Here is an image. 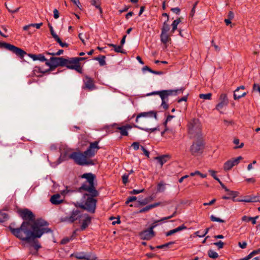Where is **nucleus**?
<instances>
[{
    "mask_svg": "<svg viewBox=\"0 0 260 260\" xmlns=\"http://www.w3.org/2000/svg\"><path fill=\"white\" fill-rule=\"evenodd\" d=\"M53 16L55 19H57L59 17V13L57 9H55L53 10Z\"/></svg>",
    "mask_w": 260,
    "mask_h": 260,
    "instance_id": "nucleus-57",
    "label": "nucleus"
},
{
    "mask_svg": "<svg viewBox=\"0 0 260 260\" xmlns=\"http://www.w3.org/2000/svg\"><path fill=\"white\" fill-rule=\"evenodd\" d=\"M167 102H166L165 101H162L161 106L164 109H167L168 108L169 106L167 104Z\"/></svg>",
    "mask_w": 260,
    "mask_h": 260,
    "instance_id": "nucleus-56",
    "label": "nucleus"
},
{
    "mask_svg": "<svg viewBox=\"0 0 260 260\" xmlns=\"http://www.w3.org/2000/svg\"><path fill=\"white\" fill-rule=\"evenodd\" d=\"M95 59L99 61V63L101 66H103L106 64L105 56H101L99 57H96L95 58Z\"/></svg>",
    "mask_w": 260,
    "mask_h": 260,
    "instance_id": "nucleus-35",
    "label": "nucleus"
},
{
    "mask_svg": "<svg viewBox=\"0 0 260 260\" xmlns=\"http://www.w3.org/2000/svg\"><path fill=\"white\" fill-rule=\"evenodd\" d=\"M155 159L158 160V162L160 164V166H162L167 161V156L165 155L156 157H155Z\"/></svg>",
    "mask_w": 260,
    "mask_h": 260,
    "instance_id": "nucleus-30",
    "label": "nucleus"
},
{
    "mask_svg": "<svg viewBox=\"0 0 260 260\" xmlns=\"http://www.w3.org/2000/svg\"><path fill=\"white\" fill-rule=\"evenodd\" d=\"M64 66L67 67L68 69L75 70L79 73L82 72V68L78 63V60L71 58L70 59H67V62Z\"/></svg>",
    "mask_w": 260,
    "mask_h": 260,
    "instance_id": "nucleus-13",
    "label": "nucleus"
},
{
    "mask_svg": "<svg viewBox=\"0 0 260 260\" xmlns=\"http://www.w3.org/2000/svg\"><path fill=\"white\" fill-rule=\"evenodd\" d=\"M196 174H197V175H199L201 177L203 178H206L207 177V174H202L199 171H196Z\"/></svg>",
    "mask_w": 260,
    "mask_h": 260,
    "instance_id": "nucleus-61",
    "label": "nucleus"
},
{
    "mask_svg": "<svg viewBox=\"0 0 260 260\" xmlns=\"http://www.w3.org/2000/svg\"><path fill=\"white\" fill-rule=\"evenodd\" d=\"M237 201L242 202H246V203L256 202V196H247V197H246L244 199L238 200H237Z\"/></svg>",
    "mask_w": 260,
    "mask_h": 260,
    "instance_id": "nucleus-27",
    "label": "nucleus"
},
{
    "mask_svg": "<svg viewBox=\"0 0 260 260\" xmlns=\"http://www.w3.org/2000/svg\"><path fill=\"white\" fill-rule=\"evenodd\" d=\"M28 56L33 59V60H40L41 61H46L48 60L46 59L45 57L42 54H29Z\"/></svg>",
    "mask_w": 260,
    "mask_h": 260,
    "instance_id": "nucleus-24",
    "label": "nucleus"
},
{
    "mask_svg": "<svg viewBox=\"0 0 260 260\" xmlns=\"http://www.w3.org/2000/svg\"><path fill=\"white\" fill-rule=\"evenodd\" d=\"M79 38H80V39L81 40L82 42L84 44H85L84 38H85L86 39H88L89 38V35L84 34L83 33H80L79 34Z\"/></svg>",
    "mask_w": 260,
    "mask_h": 260,
    "instance_id": "nucleus-37",
    "label": "nucleus"
},
{
    "mask_svg": "<svg viewBox=\"0 0 260 260\" xmlns=\"http://www.w3.org/2000/svg\"><path fill=\"white\" fill-rule=\"evenodd\" d=\"M229 104V100L225 93H222L219 97V102L216 105L215 109L221 112V110Z\"/></svg>",
    "mask_w": 260,
    "mask_h": 260,
    "instance_id": "nucleus-16",
    "label": "nucleus"
},
{
    "mask_svg": "<svg viewBox=\"0 0 260 260\" xmlns=\"http://www.w3.org/2000/svg\"><path fill=\"white\" fill-rule=\"evenodd\" d=\"M245 87L244 86H240L238 87L234 91V99L236 100L239 99L240 98L244 96L246 94V92H240V89H244Z\"/></svg>",
    "mask_w": 260,
    "mask_h": 260,
    "instance_id": "nucleus-22",
    "label": "nucleus"
},
{
    "mask_svg": "<svg viewBox=\"0 0 260 260\" xmlns=\"http://www.w3.org/2000/svg\"><path fill=\"white\" fill-rule=\"evenodd\" d=\"M156 226L155 224H152L151 227L140 233V237L143 240H150L154 236V232L153 229Z\"/></svg>",
    "mask_w": 260,
    "mask_h": 260,
    "instance_id": "nucleus-17",
    "label": "nucleus"
},
{
    "mask_svg": "<svg viewBox=\"0 0 260 260\" xmlns=\"http://www.w3.org/2000/svg\"><path fill=\"white\" fill-rule=\"evenodd\" d=\"M91 3L92 5L94 6L95 8L99 9L101 14L102 13V10L100 7V0H91Z\"/></svg>",
    "mask_w": 260,
    "mask_h": 260,
    "instance_id": "nucleus-29",
    "label": "nucleus"
},
{
    "mask_svg": "<svg viewBox=\"0 0 260 260\" xmlns=\"http://www.w3.org/2000/svg\"><path fill=\"white\" fill-rule=\"evenodd\" d=\"M252 90L253 91H257L260 92V86L256 83H254L253 85Z\"/></svg>",
    "mask_w": 260,
    "mask_h": 260,
    "instance_id": "nucleus-43",
    "label": "nucleus"
},
{
    "mask_svg": "<svg viewBox=\"0 0 260 260\" xmlns=\"http://www.w3.org/2000/svg\"><path fill=\"white\" fill-rule=\"evenodd\" d=\"M169 30V25L166 22H165L161 28V32L167 33Z\"/></svg>",
    "mask_w": 260,
    "mask_h": 260,
    "instance_id": "nucleus-38",
    "label": "nucleus"
},
{
    "mask_svg": "<svg viewBox=\"0 0 260 260\" xmlns=\"http://www.w3.org/2000/svg\"><path fill=\"white\" fill-rule=\"evenodd\" d=\"M141 149L142 151H143L144 153L146 156L147 157L149 156V152L148 150H147L143 146H141Z\"/></svg>",
    "mask_w": 260,
    "mask_h": 260,
    "instance_id": "nucleus-60",
    "label": "nucleus"
},
{
    "mask_svg": "<svg viewBox=\"0 0 260 260\" xmlns=\"http://www.w3.org/2000/svg\"><path fill=\"white\" fill-rule=\"evenodd\" d=\"M186 229V227L184 224H182L175 229H173V230L168 231V232H167L166 233V236H170L177 232H180V231H181L183 230H185Z\"/></svg>",
    "mask_w": 260,
    "mask_h": 260,
    "instance_id": "nucleus-25",
    "label": "nucleus"
},
{
    "mask_svg": "<svg viewBox=\"0 0 260 260\" xmlns=\"http://www.w3.org/2000/svg\"><path fill=\"white\" fill-rule=\"evenodd\" d=\"M204 148V143L202 140H200L192 144L190 147V151L192 154L197 155L202 153Z\"/></svg>",
    "mask_w": 260,
    "mask_h": 260,
    "instance_id": "nucleus-10",
    "label": "nucleus"
},
{
    "mask_svg": "<svg viewBox=\"0 0 260 260\" xmlns=\"http://www.w3.org/2000/svg\"><path fill=\"white\" fill-rule=\"evenodd\" d=\"M233 143L236 145L234 149L241 148L244 146V144L243 143H240L239 140L238 139H235L233 141Z\"/></svg>",
    "mask_w": 260,
    "mask_h": 260,
    "instance_id": "nucleus-33",
    "label": "nucleus"
},
{
    "mask_svg": "<svg viewBox=\"0 0 260 260\" xmlns=\"http://www.w3.org/2000/svg\"><path fill=\"white\" fill-rule=\"evenodd\" d=\"M251 219V217H248L247 216H243L242 217V220L243 221L248 222V221H250Z\"/></svg>",
    "mask_w": 260,
    "mask_h": 260,
    "instance_id": "nucleus-58",
    "label": "nucleus"
},
{
    "mask_svg": "<svg viewBox=\"0 0 260 260\" xmlns=\"http://www.w3.org/2000/svg\"><path fill=\"white\" fill-rule=\"evenodd\" d=\"M99 149L100 147L98 146V142L95 141L90 143L89 148L86 151L83 153L80 152V153L83 156L82 157H80V158L84 161L83 164H81V165H94L93 160L90 159V158L94 156Z\"/></svg>",
    "mask_w": 260,
    "mask_h": 260,
    "instance_id": "nucleus-2",
    "label": "nucleus"
},
{
    "mask_svg": "<svg viewBox=\"0 0 260 260\" xmlns=\"http://www.w3.org/2000/svg\"><path fill=\"white\" fill-rule=\"evenodd\" d=\"M223 122H224V124L227 126L230 125H232L233 124V121H231V120H228L224 119L223 120Z\"/></svg>",
    "mask_w": 260,
    "mask_h": 260,
    "instance_id": "nucleus-62",
    "label": "nucleus"
},
{
    "mask_svg": "<svg viewBox=\"0 0 260 260\" xmlns=\"http://www.w3.org/2000/svg\"><path fill=\"white\" fill-rule=\"evenodd\" d=\"M82 178H85L87 181L81 187V189L89 192L92 196H97L98 192L94 185L95 176L92 173H86L82 175Z\"/></svg>",
    "mask_w": 260,
    "mask_h": 260,
    "instance_id": "nucleus-5",
    "label": "nucleus"
},
{
    "mask_svg": "<svg viewBox=\"0 0 260 260\" xmlns=\"http://www.w3.org/2000/svg\"><path fill=\"white\" fill-rule=\"evenodd\" d=\"M173 243H174V242H169V243H167L163 244V245L157 246H156V248H158V249L168 247L169 245L172 244Z\"/></svg>",
    "mask_w": 260,
    "mask_h": 260,
    "instance_id": "nucleus-48",
    "label": "nucleus"
},
{
    "mask_svg": "<svg viewBox=\"0 0 260 260\" xmlns=\"http://www.w3.org/2000/svg\"><path fill=\"white\" fill-rule=\"evenodd\" d=\"M214 245L217 246L219 249L222 248L224 245V243L221 241L217 242L214 243Z\"/></svg>",
    "mask_w": 260,
    "mask_h": 260,
    "instance_id": "nucleus-47",
    "label": "nucleus"
},
{
    "mask_svg": "<svg viewBox=\"0 0 260 260\" xmlns=\"http://www.w3.org/2000/svg\"><path fill=\"white\" fill-rule=\"evenodd\" d=\"M176 212L175 211V212H174L173 213V214H172V215H171V216H168V217H164V218H163L161 219L160 220H158V221H156V222H159V221H164V220H167V219H170V218H172L173 217L175 216V215H176Z\"/></svg>",
    "mask_w": 260,
    "mask_h": 260,
    "instance_id": "nucleus-46",
    "label": "nucleus"
},
{
    "mask_svg": "<svg viewBox=\"0 0 260 260\" xmlns=\"http://www.w3.org/2000/svg\"><path fill=\"white\" fill-rule=\"evenodd\" d=\"M71 256H75L79 259L96 260L97 257L92 253H86L84 252H76L72 254Z\"/></svg>",
    "mask_w": 260,
    "mask_h": 260,
    "instance_id": "nucleus-14",
    "label": "nucleus"
},
{
    "mask_svg": "<svg viewBox=\"0 0 260 260\" xmlns=\"http://www.w3.org/2000/svg\"><path fill=\"white\" fill-rule=\"evenodd\" d=\"M182 91L183 90L182 88L176 90H163L161 91H154L148 94V95L158 94L162 101H165L168 102L169 96L176 95L178 93H181Z\"/></svg>",
    "mask_w": 260,
    "mask_h": 260,
    "instance_id": "nucleus-8",
    "label": "nucleus"
},
{
    "mask_svg": "<svg viewBox=\"0 0 260 260\" xmlns=\"http://www.w3.org/2000/svg\"><path fill=\"white\" fill-rule=\"evenodd\" d=\"M5 6H6V7L8 9V11L12 13H14L17 12L19 11V9H20V8L19 7V8H17L13 10L12 9V8H9V7H8V6L7 5V3H5Z\"/></svg>",
    "mask_w": 260,
    "mask_h": 260,
    "instance_id": "nucleus-44",
    "label": "nucleus"
},
{
    "mask_svg": "<svg viewBox=\"0 0 260 260\" xmlns=\"http://www.w3.org/2000/svg\"><path fill=\"white\" fill-rule=\"evenodd\" d=\"M108 46L109 47H112L114 48V51L116 52H120V53H123L122 50H121V46H116L115 45H114L113 44H108Z\"/></svg>",
    "mask_w": 260,
    "mask_h": 260,
    "instance_id": "nucleus-31",
    "label": "nucleus"
},
{
    "mask_svg": "<svg viewBox=\"0 0 260 260\" xmlns=\"http://www.w3.org/2000/svg\"><path fill=\"white\" fill-rule=\"evenodd\" d=\"M94 196H92L88 194L84 195V198L86 200L85 204L82 203H77L76 207L87 210L89 212L94 213L96 207V200L93 198Z\"/></svg>",
    "mask_w": 260,
    "mask_h": 260,
    "instance_id": "nucleus-6",
    "label": "nucleus"
},
{
    "mask_svg": "<svg viewBox=\"0 0 260 260\" xmlns=\"http://www.w3.org/2000/svg\"><path fill=\"white\" fill-rule=\"evenodd\" d=\"M19 213L21 217L25 220L28 219L29 220H32L34 218V215L31 211L29 210L28 209H25L19 211Z\"/></svg>",
    "mask_w": 260,
    "mask_h": 260,
    "instance_id": "nucleus-18",
    "label": "nucleus"
},
{
    "mask_svg": "<svg viewBox=\"0 0 260 260\" xmlns=\"http://www.w3.org/2000/svg\"><path fill=\"white\" fill-rule=\"evenodd\" d=\"M132 126L129 124H126L122 126H117L116 128L118 129L122 136H127V131L131 129Z\"/></svg>",
    "mask_w": 260,
    "mask_h": 260,
    "instance_id": "nucleus-23",
    "label": "nucleus"
},
{
    "mask_svg": "<svg viewBox=\"0 0 260 260\" xmlns=\"http://www.w3.org/2000/svg\"><path fill=\"white\" fill-rule=\"evenodd\" d=\"M209 230V228H207V229H206L205 232L204 233H203L202 234V235H199L200 231H197V232H195L194 234L197 236H198L199 237H203L205 236V235L208 233Z\"/></svg>",
    "mask_w": 260,
    "mask_h": 260,
    "instance_id": "nucleus-42",
    "label": "nucleus"
},
{
    "mask_svg": "<svg viewBox=\"0 0 260 260\" xmlns=\"http://www.w3.org/2000/svg\"><path fill=\"white\" fill-rule=\"evenodd\" d=\"M82 214L78 209L73 210L71 214L64 217L63 221L72 223L81 218Z\"/></svg>",
    "mask_w": 260,
    "mask_h": 260,
    "instance_id": "nucleus-12",
    "label": "nucleus"
},
{
    "mask_svg": "<svg viewBox=\"0 0 260 260\" xmlns=\"http://www.w3.org/2000/svg\"><path fill=\"white\" fill-rule=\"evenodd\" d=\"M208 255L212 258H216L218 257V254L213 250H209L208 252Z\"/></svg>",
    "mask_w": 260,
    "mask_h": 260,
    "instance_id": "nucleus-34",
    "label": "nucleus"
},
{
    "mask_svg": "<svg viewBox=\"0 0 260 260\" xmlns=\"http://www.w3.org/2000/svg\"><path fill=\"white\" fill-rule=\"evenodd\" d=\"M84 88H87L89 90L91 91L95 89L94 81L91 78L86 76L84 79Z\"/></svg>",
    "mask_w": 260,
    "mask_h": 260,
    "instance_id": "nucleus-19",
    "label": "nucleus"
},
{
    "mask_svg": "<svg viewBox=\"0 0 260 260\" xmlns=\"http://www.w3.org/2000/svg\"><path fill=\"white\" fill-rule=\"evenodd\" d=\"M139 202L140 203V204L141 205H145L146 204L149 203L148 200H147L146 198L143 200L142 201H139Z\"/></svg>",
    "mask_w": 260,
    "mask_h": 260,
    "instance_id": "nucleus-63",
    "label": "nucleus"
},
{
    "mask_svg": "<svg viewBox=\"0 0 260 260\" xmlns=\"http://www.w3.org/2000/svg\"><path fill=\"white\" fill-rule=\"evenodd\" d=\"M209 172L211 174L212 176L215 179L217 177L216 175V171L212 170H209Z\"/></svg>",
    "mask_w": 260,
    "mask_h": 260,
    "instance_id": "nucleus-64",
    "label": "nucleus"
},
{
    "mask_svg": "<svg viewBox=\"0 0 260 260\" xmlns=\"http://www.w3.org/2000/svg\"><path fill=\"white\" fill-rule=\"evenodd\" d=\"M211 220L212 221H216V222H222L223 223L225 222L224 220H222L219 218L215 217L214 215H212L210 217Z\"/></svg>",
    "mask_w": 260,
    "mask_h": 260,
    "instance_id": "nucleus-41",
    "label": "nucleus"
},
{
    "mask_svg": "<svg viewBox=\"0 0 260 260\" xmlns=\"http://www.w3.org/2000/svg\"><path fill=\"white\" fill-rule=\"evenodd\" d=\"M2 46L15 53L17 55L21 57H23L24 55L26 54V53L22 49L8 43H2Z\"/></svg>",
    "mask_w": 260,
    "mask_h": 260,
    "instance_id": "nucleus-11",
    "label": "nucleus"
},
{
    "mask_svg": "<svg viewBox=\"0 0 260 260\" xmlns=\"http://www.w3.org/2000/svg\"><path fill=\"white\" fill-rule=\"evenodd\" d=\"M160 204H161L160 202H157V203H154L153 204L149 205L147 206L146 207L142 208V209H141L139 211V213H143V212H147L149 210H150V209L159 206Z\"/></svg>",
    "mask_w": 260,
    "mask_h": 260,
    "instance_id": "nucleus-26",
    "label": "nucleus"
},
{
    "mask_svg": "<svg viewBox=\"0 0 260 260\" xmlns=\"http://www.w3.org/2000/svg\"><path fill=\"white\" fill-rule=\"evenodd\" d=\"M188 131L190 138H198L201 135V123L198 119H192L188 124Z\"/></svg>",
    "mask_w": 260,
    "mask_h": 260,
    "instance_id": "nucleus-7",
    "label": "nucleus"
},
{
    "mask_svg": "<svg viewBox=\"0 0 260 260\" xmlns=\"http://www.w3.org/2000/svg\"><path fill=\"white\" fill-rule=\"evenodd\" d=\"M137 200V198L136 197L133 196L128 198L126 202V204H128L129 202H132L135 201Z\"/></svg>",
    "mask_w": 260,
    "mask_h": 260,
    "instance_id": "nucleus-53",
    "label": "nucleus"
},
{
    "mask_svg": "<svg viewBox=\"0 0 260 260\" xmlns=\"http://www.w3.org/2000/svg\"><path fill=\"white\" fill-rule=\"evenodd\" d=\"M47 222L41 219H37L32 224L28 221L22 222L19 228L10 227L12 233L17 238L25 242V246L31 250L34 247L37 251L41 247L39 241L36 239L40 238L45 233L52 232L46 226Z\"/></svg>",
    "mask_w": 260,
    "mask_h": 260,
    "instance_id": "nucleus-1",
    "label": "nucleus"
},
{
    "mask_svg": "<svg viewBox=\"0 0 260 260\" xmlns=\"http://www.w3.org/2000/svg\"><path fill=\"white\" fill-rule=\"evenodd\" d=\"M132 146L133 147V148L135 150H138L139 148L140 145H139V143L138 142H134L132 144Z\"/></svg>",
    "mask_w": 260,
    "mask_h": 260,
    "instance_id": "nucleus-51",
    "label": "nucleus"
},
{
    "mask_svg": "<svg viewBox=\"0 0 260 260\" xmlns=\"http://www.w3.org/2000/svg\"><path fill=\"white\" fill-rule=\"evenodd\" d=\"M180 22V18L177 19L176 20H174L173 22V23L172 24V32H174L175 30H176L177 29V25Z\"/></svg>",
    "mask_w": 260,
    "mask_h": 260,
    "instance_id": "nucleus-36",
    "label": "nucleus"
},
{
    "mask_svg": "<svg viewBox=\"0 0 260 260\" xmlns=\"http://www.w3.org/2000/svg\"><path fill=\"white\" fill-rule=\"evenodd\" d=\"M63 199L61 198V196L56 193L52 196L50 199V202L53 205H58L63 202Z\"/></svg>",
    "mask_w": 260,
    "mask_h": 260,
    "instance_id": "nucleus-21",
    "label": "nucleus"
},
{
    "mask_svg": "<svg viewBox=\"0 0 260 260\" xmlns=\"http://www.w3.org/2000/svg\"><path fill=\"white\" fill-rule=\"evenodd\" d=\"M144 191V189H142L140 190L134 189L132 191H131V194H136L141 192H143Z\"/></svg>",
    "mask_w": 260,
    "mask_h": 260,
    "instance_id": "nucleus-50",
    "label": "nucleus"
},
{
    "mask_svg": "<svg viewBox=\"0 0 260 260\" xmlns=\"http://www.w3.org/2000/svg\"><path fill=\"white\" fill-rule=\"evenodd\" d=\"M238 245H239V246L240 248H242V249H244V248H246V246H247V243H246V242H245V241H244V242H242V243H241V242H239L238 243Z\"/></svg>",
    "mask_w": 260,
    "mask_h": 260,
    "instance_id": "nucleus-52",
    "label": "nucleus"
},
{
    "mask_svg": "<svg viewBox=\"0 0 260 260\" xmlns=\"http://www.w3.org/2000/svg\"><path fill=\"white\" fill-rule=\"evenodd\" d=\"M161 41L164 44H166L170 40L169 35L167 33L161 32L160 35Z\"/></svg>",
    "mask_w": 260,
    "mask_h": 260,
    "instance_id": "nucleus-28",
    "label": "nucleus"
},
{
    "mask_svg": "<svg viewBox=\"0 0 260 260\" xmlns=\"http://www.w3.org/2000/svg\"><path fill=\"white\" fill-rule=\"evenodd\" d=\"M48 26H49L50 31V32H51V34L52 37L53 38L55 37V36H57V35L54 32L52 26L50 24H49Z\"/></svg>",
    "mask_w": 260,
    "mask_h": 260,
    "instance_id": "nucleus-54",
    "label": "nucleus"
},
{
    "mask_svg": "<svg viewBox=\"0 0 260 260\" xmlns=\"http://www.w3.org/2000/svg\"><path fill=\"white\" fill-rule=\"evenodd\" d=\"M165 190V184L162 182H160L157 185V191L158 192H163Z\"/></svg>",
    "mask_w": 260,
    "mask_h": 260,
    "instance_id": "nucleus-40",
    "label": "nucleus"
},
{
    "mask_svg": "<svg viewBox=\"0 0 260 260\" xmlns=\"http://www.w3.org/2000/svg\"><path fill=\"white\" fill-rule=\"evenodd\" d=\"M8 219V215L3 212H0V222H3Z\"/></svg>",
    "mask_w": 260,
    "mask_h": 260,
    "instance_id": "nucleus-39",
    "label": "nucleus"
},
{
    "mask_svg": "<svg viewBox=\"0 0 260 260\" xmlns=\"http://www.w3.org/2000/svg\"><path fill=\"white\" fill-rule=\"evenodd\" d=\"M82 224L81 226V230H84L91 223V217L87 214L82 215Z\"/></svg>",
    "mask_w": 260,
    "mask_h": 260,
    "instance_id": "nucleus-20",
    "label": "nucleus"
},
{
    "mask_svg": "<svg viewBox=\"0 0 260 260\" xmlns=\"http://www.w3.org/2000/svg\"><path fill=\"white\" fill-rule=\"evenodd\" d=\"M153 117L154 118L155 120L156 119V112L154 111H150L148 112L141 113L137 116L136 119V122L140 125H135V126L140 129L145 130L146 131L150 130L151 132H154L156 129V128L145 129L144 127H142L140 126L148 123L150 120V118Z\"/></svg>",
    "mask_w": 260,
    "mask_h": 260,
    "instance_id": "nucleus-4",
    "label": "nucleus"
},
{
    "mask_svg": "<svg viewBox=\"0 0 260 260\" xmlns=\"http://www.w3.org/2000/svg\"><path fill=\"white\" fill-rule=\"evenodd\" d=\"M67 62V59L62 57H51L50 59L45 62L46 66L50 68V70H53L54 68L61 66L64 67Z\"/></svg>",
    "mask_w": 260,
    "mask_h": 260,
    "instance_id": "nucleus-9",
    "label": "nucleus"
},
{
    "mask_svg": "<svg viewBox=\"0 0 260 260\" xmlns=\"http://www.w3.org/2000/svg\"><path fill=\"white\" fill-rule=\"evenodd\" d=\"M80 157H82L83 156L80 153V152H72L71 149L66 148L61 153L57 161V164L72 159L78 165H81V164H83L84 161L81 159Z\"/></svg>",
    "mask_w": 260,
    "mask_h": 260,
    "instance_id": "nucleus-3",
    "label": "nucleus"
},
{
    "mask_svg": "<svg viewBox=\"0 0 260 260\" xmlns=\"http://www.w3.org/2000/svg\"><path fill=\"white\" fill-rule=\"evenodd\" d=\"M212 95L211 93H208L207 94L202 93L199 94V98L204 100H210L211 99Z\"/></svg>",
    "mask_w": 260,
    "mask_h": 260,
    "instance_id": "nucleus-32",
    "label": "nucleus"
},
{
    "mask_svg": "<svg viewBox=\"0 0 260 260\" xmlns=\"http://www.w3.org/2000/svg\"><path fill=\"white\" fill-rule=\"evenodd\" d=\"M128 174H124L122 177V182L124 184H126L128 182Z\"/></svg>",
    "mask_w": 260,
    "mask_h": 260,
    "instance_id": "nucleus-49",
    "label": "nucleus"
},
{
    "mask_svg": "<svg viewBox=\"0 0 260 260\" xmlns=\"http://www.w3.org/2000/svg\"><path fill=\"white\" fill-rule=\"evenodd\" d=\"M171 10L173 12H174V13H176V14H179L180 13V9H179V8H177V7H176V8H172V9H171Z\"/></svg>",
    "mask_w": 260,
    "mask_h": 260,
    "instance_id": "nucleus-55",
    "label": "nucleus"
},
{
    "mask_svg": "<svg viewBox=\"0 0 260 260\" xmlns=\"http://www.w3.org/2000/svg\"><path fill=\"white\" fill-rule=\"evenodd\" d=\"M242 159V157L238 156L226 161L223 166L224 170L225 171L230 170L234 166L237 165Z\"/></svg>",
    "mask_w": 260,
    "mask_h": 260,
    "instance_id": "nucleus-15",
    "label": "nucleus"
},
{
    "mask_svg": "<svg viewBox=\"0 0 260 260\" xmlns=\"http://www.w3.org/2000/svg\"><path fill=\"white\" fill-rule=\"evenodd\" d=\"M42 25V23L30 24V25H31V26L36 27L37 29H39Z\"/></svg>",
    "mask_w": 260,
    "mask_h": 260,
    "instance_id": "nucleus-59",
    "label": "nucleus"
},
{
    "mask_svg": "<svg viewBox=\"0 0 260 260\" xmlns=\"http://www.w3.org/2000/svg\"><path fill=\"white\" fill-rule=\"evenodd\" d=\"M259 253H260V248H258L257 249L253 250L249 254V256H250V257L251 258L253 256H254V255H255L256 254H259Z\"/></svg>",
    "mask_w": 260,
    "mask_h": 260,
    "instance_id": "nucleus-45",
    "label": "nucleus"
}]
</instances>
